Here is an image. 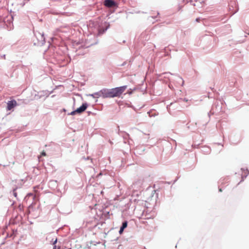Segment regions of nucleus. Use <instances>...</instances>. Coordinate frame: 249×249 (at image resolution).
<instances>
[{
  "label": "nucleus",
  "mask_w": 249,
  "mask_h": 249,
  "mask_svg": "<svg viewBox=\"0 0 249 249\" xmlns=\"http://www.w3.org/2000/svg\"><path fill=\"white\" fill-rule=\"evenodd\" d=\"M126 86L109 89L111 98L119 97L126 89Z\"/></svg>",
  "instance_id": "f257e3e1"
},
{
  "label": "nucleus",
  "mask_w": 249,
  "mask_h": 249,
  "mask_svg": "<svg viewBox=\"0 0 249 249\" xmlns=\"http://www.w3.org/2000/svg\"><path fill=\"white\" fill-rule=\"evenodd\" d=\"M109 89H103L99 92V96L103 98H111Z\"/></svg>",
  "instance_id": "f03ea898"
},
{
  "label": "nucleus",
  "mask_w": 249,
  "mask_h": 249,
  "mask_svg": "<svg viewBox=\"0 0 249 249\" xmlns=\"http://www.w3.org/2000/svg\"><path fill=\"white\" fill-rule=\"evenodd\" d=\"M17 105V103L15 100H12L8 101L7 103V109L8 110H11L13 107H16Z\"/></svg>",
  "instance_id": "7ed1b4c3"
},
{
  "label": "nucleus",
  "mask_w": 249,
  "mask_h": 249,
  "mask_svg": "<svg viewBox=\"0 0 249 249\" xmlns=\"http://www.w3.org/2000/svg\"><path fill=\"white\" fill-rule=\"evenodd\" d=\"M88 105L87 103L83 104V105L79 108H77L76 110V112L77 113H81L84 112L87 108Z\"/></svg>",
  "instance_id": "20e7f679"
},
{
  "label": "nucleus",
  "mask_w": 249,
  "mask_h": 249,
  "mask_svg": "<svg viewBox=\"0 0 249 249\" xmlns=\"http://www.w3.org/2000/svg\"><path fill=\"white\" fill-rule=\"evenodd\" d=\"M104 5L107 7H112L115 6V2L112 0H106L104 2Z\"/></svg>",
  "instance_id": "39448f33"
},
{
  "label": "nucleus",
  "mask_w": 249,
  "mask_h": 249,
  "mask_svg": "<svg viewBox=\"0 0 249 249\" xmlns=\"http://www.w3.org/2000/svg\"><path fill=\"white\" fill-rule=\"evenodd\" d=\"M127 226V222L126 221H125L123 223L122 226L121 227L120 231H119L120 234H122L123 232L124 229L125 228H126Z\"/></svg>",
  "instance_id": "423d86ee"
},
{
  "label": "nucleus",
  "mask_w": 249,
  "mask_h": 249,
  "mask_svg": "<svg viewBox=\"0 0 249 249\" xmlns=\"http://www.w3.org/2000/svg\"><path fill=\"white\" fill-rule=\"evenodd\" d=\"M13 195L14 196H15V197H17V193L16 192V188L14 189L13 190Z\"/></svg>",
  "instance_id": "0eeeda50"
},
{
  "label": "nucleus",
  "mask_w": 249,
  "mask_h": 249,
  "mask_svg": "<svg viewBox=\"0 0 249 249\" xmlns=\"http://www.w3.org/2000/svg\"><path fill=\"white\" fill-rule=\"evenodd\" d=\"M76 113H77V112H76V110H75L74 111H73L71 112L70 113V114L71 115H74L76 114Z\"/></svg>",
  "instance_id": "6e6552de"
},
{
  "label": "nucleus",
  "mask_w": 249,
  "mask_h": 249,
  "mask_svg": "<svg viewBox=\"0 0 249 249\" xmlns=\"http://www.w3.org/2000/svg\"><path fill=\"white\" fill-rule=\"evenodd\" d=\"M41 155L43 156H45L46 155L45 152L44 151H42L41 153Z\"/></svg>",
  "instance_id": "1a4fd4ad"
},
{
  "label": "nucleus",
  "mask_w": 249,
  "mask_h": 249,
  "mask_svg": "<svg viewBox=\"0 0 249 249\" xmlns=\"http://www.w3.org/2000/svg\"><path fill=\"white\" fill-rule=\"evenodd\" d=\"M57 238H56V239H55V240H54V241L53 242V244L54 245V246H55V245L56 244V243H57Z\"/></svg>",
  "instance_id": "9d476101"
},
{
  "label": "nucleus",
  "mask_w": 249,
  "mask_h": 249,
  "mask_svg": "<svg viewBox=\"0 0 249 249\" xmlns=\"http://www.w3.org/2000/svg\"><path fill=\"white\" fill-rule=\"evenodd\" d=\"M199 18H196V21L197 22H198V21H199Z\"/></svg>",
  "instance_id": "9b49d317"
},
{
  "label": "nucleus",
  "mask_w": 249,
  "mask_h": 249,
  "mask_svg": "<svg viewBox=\"0 0 249 249\" xmlns=\"http://www.w3.org/2000/svg\"><path fill=\"white\" fill-rule=\"evenodd\" d=\"M219 191L220 192H222V189H221V188H219Z\"/></svg>",
  "instance_id": "f8f14e48"
},
{
  "label": "nucleus",
  "mask_w": 249,
  "mask_h": 249,
  "mask_svg": "<svg viewBox=\"0 0 249 249\" xmlns=\"http://www.w3.org/2000/svg\"><path fill=\"white\" fill-rule=\"evenodd\" d=\"M53 249H56V246H54L53 247Z\"/></svg>",
  "instance_id": "ddd939ff"
}]
</instances>
